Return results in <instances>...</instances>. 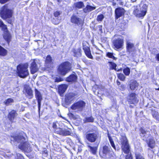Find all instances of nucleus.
<instances>
[{"label":"nucleus","instance_id":"obj_1","mask_svg":"<svg viewBox=\"0 0 159 159\" xmlns=\"http://www.w3.org/2000/svg\"><path fill=\"white\" fill-rule=\"evenodd\" d=\"M26 134L23 131L19 133L16 135L11 136L14 141L20 144L18 148L25 152L29 153L31 151V147L28 142L26 141Z\"/></svg>","mask_w":159,"mask_h":159},{"label":"nucleus","instance_id":"obj_2","mask_svg":"<svg viewBox=\"0 0 159 159\" xmlns=\"http://www.w3.org/2000/svg\"><path fill=\"white\" fill-rule=\"evenodd\" d=\"M120 140L122 151L126 154L125 156V159H133L130 151V147L126 136L125 135L121 136Z\"/></svg>","mask_w":159,"mask_h":159},{"label":"nucleus","instance_id":"obj_3","mask_svg":"<svg viewBox=\"0 0 159 159\" xmlns=\"http://www.w3.org/2000/svg\"><path fill=\"white\" fill-rule=\"evenodd\" d=\"M71 63L68 61L63 62L57 66V71L60 75L64 76L72 70Z\"/></svg>","mask_w":159,"mask_h":159},{"label":"nucleus","instance_id":"obj_4","mask_svg":"<svg viewBox=\"0 0 159 159\" xmlns=\"http://www.w3.org/2000/svg\"><path fill=\"white\" fill-rule=\"evenodd\" d=\"M28 65L25 64H20L17 66L16 73L20 78H24L29 75Z\"/></svg>","mask_w":159,"mask_h":159},{"label":"nucleus","instance_id":"obj_5","mask_svg":"<svg viewBox=\"0 0 159 159\" xmlns=\"http://www.w3.org/2000/svg\"><path fill=\"white\" fill-rule=\"evenodd\" d=\"M112 150L110 147L105 145L100 148L99 154L100 156L104 157L108 156L109 159H115Z\"/></svg>","mask_w":159,"mask_h":159},{"label":"nucleus","instance_id":"obj_6","mask_svg":"<svg viewBox=\"0 0 159 159\" xmlns=\"http://www.w3.org/2000/svg\"><path fill=\"white\" fill-rule=\"evenodd\" d=\"M135 7L133 11V14L136 17L139 18H143L146 15L148 6L146 4H144L139 10L137 7V6Z\"/></svg>","mask_w":159,"mask_h":159},{"label":"nucleus","instance_id":"obj_7","mask_svg":"<svg viewBox=\"0 0 159 159\" xmlns=\"http://www.w3.org/2000/svg\"><path fill=\"white\" fill-rule=\"evenodd\" d=\"M13 11L11 9H9L7 4L3 6L0 11V15L3 20L9 19L12 16Z\"/></svg>","mask_w":159,"mask_h":159},{"label":"nucleus","instance_id":"obj_8","mask_svg":"<svg viewBox=\"0 0 159 159\" xmlns=\"http://www.w3.org/2000/svg\"><path fill=\"white\" fill-rule=\"evenodd\" d=\"M137 96V94L134 92H132L128 94L126 99L129 105L130 108H134V106H136L138 103L139 100Z\"/></svg>","mask_w":159,"mask_h":159},{"label":"nucleus","instance_id":"obj_9","mask_svg":"<svg viewBox=\"0 0 159 159\" xmlns=\"http://www.w3.org/2000/svg\"><path fill=\"white\" fill-rule=\"evenodd\" d=\"M2 28V30L4 31L3 37L9 44L11 41V36L7 29V26L0 19V28Z\"/></svg>","mask_w":159,"mask_h":159},{"label":"nucleus","instance_id":"obj_10","mask_svg":"<svg viewBox=\"0 0 159 159\" xmlns=\"http://www.w3.org/2000/svg\"><path fill=\"white\" fill-rule=\"evenodd\" d=\"M52 127L54 129V132L57 134L63 136L70 135L71 134L70 131L68 130L57 127L56 123L55 122L53 123Z\"/></svg>","mask_w":159,"mask_h":159},{"label":"nucleus","instance_id":"obj_11","mask_svg":"<svg viewBox=\"0 0 159 159\" xmlns=\"http://www.w3.org/2000/svg\"><path fill=\"white\" fill-rule=\"evenodd\" d=\"M86 103L82 100H79L74 102L70 106V108L72 110L77 111H82L85 108Z\"/></svg>","mask_w":159,"mask_h":159},{"label":"nucleus","instance_id":"obj_12","mask_svg":"<svg viewBox=\"0 0 159 159\" xmlns=\"http://www.w3.org/2000/svg\"><path fill=\"white\" fill-rule=\"evenodd\" d=\"M124 41L123 39L118 38L113 40L112 43L113 48L115 50L122 49L124 45Z\"/></svg>","mask_w":159,"mask_h":159},{"label":"nucleus","instance_id":"obj_13","mask_svg":"<svg viewBox=\"0 0 159 159\" xmlns=\"http://www.w3.org/2000/svg\"><path fill=\"white\" fill-rule=\"evenodd\" d=\"M23 93L25 97L29 99H32L33 97V92L29 85L25 84L24 86Z\"/></svg>","mask_w":159,"mask_h":159},{"label":"nucleus","instance_id":"obj_14","mask_svg":"<svg viewBox=\"0 0 159 159\" xmlns=\"http://www.w3.org/2000/svg\"><path fill=\"white\" fill-rule=\"evenodd\" d=\"M77 94L73 93H70L65 95V103L66 105H69L74 100Z\"/></svg>","mask_w":159,"mask_h":159},{"label":"nucleus","instance_id":"obj_15","mask_svg":"<svg viewBox=\"0 0 159 159\" xmlns=\"http://www.w3.org/2000/svg\"><path fill=\"white\" fill-rule=\"evenodd\" d=\"M18 114L16 111L14 110H11L9 112L7 115V117L10 124H12L16 122V120Z\"/></svg>","mask_w":159,"mask_h":159},{"label":"nucleus","instance_id":"obj_16","mask_svg":"<svg viewBox=\"0 0 159 159\" xmlns=\"http://www.w3.org/2000/svg\"><path fill=\"white\" fill-rule=\"evenodd\" d=\"M70 22L73 24L77 25H80L82 26L84 23V20L74 14L72 15L70 18Z\"/></svg>","mask_w":159,"mask_h":159},{"label":"nucleus","instance_id":"obj_17","mask_svg":"<svg viewBox=\"0 0 159 159\" xmlns=\"http://www.w3.org/2000/svg\"><path fill=\"white\" fill-rule=\"evenodd\" d=\"M125 10L122 7H118L115 10V17L116 20L124 16L125 13Z\"/></svg>","mask_w":159,"mask_h":159},{"label":"nucleus","instance_id":"obj_18","mask_svg":"<svg viewBox=\"0 0 159 159\" xmlns=\"http://www.w3.org/2000/svg\"><path fill=\"white\" fill-rule=\"evenodd\" d=\"M35 95L37 101L38 109L39 111L40 109L41 102L43 99L42 95L40 92L36 88L34 89Z\"/></svg>","mask_w":159,"mask_h":159},{"label":"nucleus","instance_id":"obj_19","mask_svg":"<svg viewBox=\"0 0 159 159\" xmlns=\"http://www.w3.org/2000/svg\"><path fill=\"white\" fill-rule=\"evenodd\" d=\"M143 140L146 142L148 146L150 148L153 149L155 147L156 142L153 136H151L148 139H143Z\"/></svg>","mask_w":159,"mask_h":159},{"label":"nucleus","instance_id":"obj_20","mask_svg":"<svg viewBox=\"0 0 159 159\" xmlns=\"http://www.w3.org/2000/svg\"><path fill=\"white\" fill-rule=\"evenodd\" d=\"M68 86L66 84H62L58 86V92L62 96L68 88Z\"/></svg>","mask_w":159,"mask_h":159},{"label":"nucleus","instance_id":"obj_21","mask_svg":"<svg viewBox=\"0 0 159 159\" xmlns=\"http://www.w3.org/2000/svg\"><path fill=\"white\" fill-rule=\"evenodd\" d=\"M86 138L89 141L93 143L96 141L97 139V135L94 133H88L86 134Z\"/></svg>","mask_w":159,"mask_h":159},{"label":"nucleus","instance_id":"obj_22","mask_svg":"<svg viewBox=\"0 0 159 159\" xmlns=\"http://www.w3.org/2000/svg\"><path fill=\"white\" fill-rule=\"evenodd\" d=\"M129 86L131 90H137L139 86V84L135 80H131L129 84Z\"/></svg>","mask_w":159,"mask_h":159},{"label":"nucleus","instance_id":"obj_23","mask_svg":"<svg viewBox=\"0 0 159 159\" xmlns=\"http://www.w3.org/2000/svg\"><path fill=\"white\" fill-rule=\"evenodd\" d=\"M72 52L74 57H81L82 55V51L80 47L78 48L77 49L73 48L72 49Z\"/></svg>","mask_w":159,"mask_h":159},{"label":"nucleus","instance_id":"obj_24","mask_svg":"<svg viewBox=\"0 0 159 159\" xmlns=\"http://www.w3.org/2000/svg\"><path fill=\"white\" fill-rule=\"evenodd\" d=\"M30 68V73L32 74H34L38 70L39 68L34 60L31 63Z\"/></svg>","mask_w":159,"mask_h":159},{"label":"nucleus","instance_id":"obj_25","mask_svg":"<svg viewBox=\"0 0 159 159\" xmlns=\"http://www.w3.org/2000/svg\"><path fill=\"white\" fill-rule=\"evenodd\" d=\"M83 49L86 56L89 58L93 59V57L92 55L90 48L88 46L83 48Z\"/></svg>","mask_w":159,"mask_h":159},{"label":"nucleus","instance_id":"obj_26","mask_svg":"<svg viewBox=\"0 0 159 159\" xmlns=\"http://www.w3.org/2000/svg\"><path fill=\"white\" fill-rule=\"evenodd\" d=\"M77 79V76L75 74H72L70 75L66 78V81L68 82H75Z\"/></svg>","mask_w":159,"mask_h":159},{"label":"nucleus","instance_id":"obj_27","mask_svg":"<svg viewBox=\"0 0 159 159\" xmlns=\"http://www.w3.org/2000/svg\"><path fill=\"white\" fill-rule=\"evenodd\" d=\"M126 49L127 52L129 53L134 51V45L130 42H127L126 43Z\"/></svg>","mask_w":159,"mask_h":159},{"label":"nucleus","instance_id":"obj_28","mask_svg":"<svg viewBox=\"0 0 159 159\" xmlns=\"http://www.w3.org/2000/svg\"><path fill=\"white\" fill-rule=\"evenodd\" d=\"M96 8L95 7H93L89 5H87L85 7L83 8V11L84 12L87 13L95 10Z\"/></svg>","mask_w":159,"mask_h":159},{"label":"nucleus","instance_id":"obj_29","mask_svg":"<svg viewBox=\"0 0 159 159\" xmlns=\"http://www.w3.org/2000/svg\"><path fill=\"white\" fill-rule=\"evenodd\" d=\"M7 51L0 45V56L5 57L7 54Z\"/></svg>","mask_w":159,"mask_h":159},{"label":"nucleus","instance_id":"obj_30","mask_svg":"<svg viewBox=\"0 0 159 159\" xmlns=\"http://www.w3.org/2000/svg\"><path fill=\"white\" fill-rule=\"evenodd\" d=\"M74 6L75 8L81 9L84 7V2L82 1H79L74 4Z\"/></svg>","mask_w":159,"mask_h":159},{"label":"nucleus","instance_id":"obj_31","mask_svg":"<svg viewBox=\"0 0 159 159\" xmlns=\"http://www.w3.org/2000/svg\"><path fill=\"white\" fill-rule=\"evenodd\" d=\"M84 123H86L88 122H93L94 121V118L92 116L89 117H86L83 120Z\"/></svg>","mask_w":159,"mask_h":159},{"label":"nucleus","instance_id":"obj_32","mask_svg":"<svg viewBox=\"0 0 159 159\" xmlns=\"http://www.w3.org/2000/svg\"><path fill=\"white\" fill-rule=\"evenodd\" d=\"M107 135L108 137L111 146L114 149L116 150V147L113 139H112L111 137L110 136L109 133Z\"/></svg>","mask_w":159,"mask_h":159},{"label":"nucleus","instance_id":"obj_33","mask_svg":"<svg viewBox=\"0 0 159 159\" xmlns=\"http://www.w3.org/2000/svg\"><path fill=\"white\" fill-rule=\"evenodd\" d=\"M88 147L90 149V152L92 153L93 154H95L96 153L98 147H92L91 146H88Z\"/></svg>","mask_w":159,"mask_h":159},{"label":"nucleus","instance_id":"obj_34","mask_svg":"<svg viewBox=\"0 0 159 159\" xmlns=\"http://www.w3.org/2000/svg\"><path fill=\"white\" fill-rule=\"evenodd\" d=\"M14 102V100L12 98H9L6 100L4 101V103L6 106H8L11 105V103Z\"/></svg>","mask_w":159,"mask_h":159},{"label":"nucleus","instance_id":"obj_35","mask_svg":"<svg viewBox=\"0 0 159 159\" xmlns=\"http://www.w3.org/2000/svg\"><path fill=\"white\" fill-rule=\"evenodd\" d=\"M118 78L121 81H124L125 80L126 77L123 74L121 73L117 74Z\"/></svg>","mask_w":159,"mask_h":159},{"label":"nucleus","instance_id":"obj_36","mask_svg":"<svg viewBox=\"0 0 159 159\" xmlns=\"http://www.w3.org/2000/svg\"><path fill=\"white\" fill-rule=\"evenodd\" d=\"M106 56L109 58H111L114 60H116L117 58L114 56L113 53L112 52H108L106 53Z\"/></svg>","mask_w":159,"mask_h":159},{"label":"nucleus","instance_id":"obj_37","mask_svg":"<svg viewBox=\"0 0 159 159\" xmlns=\"http://www.w3.org/2000/svg\"><path fill=\"white\" fill-rule=\"evenodd\" d=\"M123 72L125 76H129L130 73V68L128 67H126L123 70Z\"/></svg>","mask_w":159,"mask_h":159},{"label":"nucleus","instance_id":"obj_38","mask_svg":"<svg viewBox=\"0 0 159 159\" xmlns=\"http://www.w3.org/2000/svg\"><path fill=\"white\" fill-rule=\"evenodd\" d=\"M52 57L49 55H47L46 57L45 62L46 64H49L52 63Z\"/></svg>","mask_w":159,"mask_h":159},{"label":"nucleus","instance_id":"obj_39","mask_svg":"<svg viewBox=\"0 0 159 159\" xmlns=\"http://www.w3.org/2000/svg\"><path fill=\"white\" fill-rule=\"evenodd\" d=\"M108 63L111 65L110 66V69L114 70H116L117 65L115 63L112 61H109Z\"/></svg>","mask_w":159,"mask_h":159},{"label":"nucleus","instance_id":"obj_40","mask_svg":"<svg viewBox=\"0 0 159 159\" xmlns=\"http://www.w3.org/2000/svg\"><path fill=\"white\" fill-rule=\"evenodd\" d=\"M139 131L140 132L139 134L140 136H142V135L141 134L143 135V137H144L145 135L147 134V131H146L145 129L143 127H141L139 129Z\"/></svg>","mask_w":159,"mask_h":159},{"label":"nucleus","instance_id":"obj_41","mask_svg":"<svg viewBox=\"0 0 159 159\" xmlns=\"http://www.w3.org/2000/svg\"><path fill=\"white\" fill-rule=\"evenodd\" d=\"M53 79L54 80V82L55 83H59L62 81L64 80V79L61 76L55 77L53 78Z\"/></svg>","mask_w":159,"mask_h":159},{"label":"nucleus","instance_id":"obj_42","mask_svg":"<svg viewBox=\"0 0 159 159\" xmlns=\"http://www.w3.org/2000/svg\"><path fill=\"white\" fill-rule=\"evenodd\" d=\"M104 18V16L102 14L98 15L96 18L98 22H102Z\"/></svg>","mask_w":159,"mask_h":159},{"label":"nucleus","instance_id":"obj_43","mask_svg":"<svg viewBox=\"0 0 159 159\" xmlns=\"http://www.w3.org/2000/svg\"><path fill=\"white\" fill-rule=\"evenodd\" d=\"M135 159H144L142 155L139 153H135Z\"/></svg>","mask_w":159,"mask_h":159},{"label":"nucleus","instance_id":"obj_44","mask_svg":"<svg viewBox=\"0 0 159 159\" xmlns=\"http://www.w3.org/2000/svg\"><path fill=\"white\" fill-rule=\"evenodd\" d=\"M61 14V12L60 11H54L53 13V15L55 17H58Z\"/></svg>","mask_w":159,"mask_h":159},{"label":"nucleus","instance_id":"obj_45","mask_svg":"<svg viewBox=\"0 0 159 159\" xmlns=\"http://www.w3.org/2000/svg\"><path fill=\"white\" fill-rule=\"evenodd\" d=\"M125 85L124 84H121L119 87L121 91H124L125 89Z\"/></svg>","mask_w":159,"mask_h":159},{"label":"nucleus","instance_id":"obj_46","mask_svg":"<svg viewBox=\"0 0 159 159\" xmlns=\"http://www.w3.org/2000/svg\"><path fill=\"white\" fill-rule=\"evenodd\" d=\"M10 0H0V3L1 4H3Z\"/></svg>","mask_w":159,"mask_h":159},{"label":"nucleus","instance_id":"obj_47","mask_svg":"<svg viewBox=\"0 0 159 159\" xmlns=\"http://www.w3.org/2000/svg\"><path fill=\"white\" fill-rule=\"evenodd\" d=\"M119 0H112V5L113 6H115L116 4V1H118Z\"/></svg>","mask_w":159,"mask_h":159},{"label":"nucleus","instance_id":"obj_48","mask_svg":"<svg viewBox=\"0 0 159 159\" xmlns=\"http://www.w3.org/2000/svg\"><path fill=\"white\" fill-rule=\"evenodd\" d=\"M155 58L157 61H159V53H158L156 54Z\"/></svg>","mask_w":159,"mask_h":159},{"label":"nucleus","instance_id":"obj_49","mask_svg":"<svg viewBox=\"0 0 159 159\" xmlns=\"http://www.w3.org/2000/svg\"><path fill=\"white\" fill-rule=\"evenodd\" d=\"M18 157V159H24L23 156L21 154H19L18 155H17Z\"/></svg>","mask_w":159,"mask_h":159},{"label":"nucleus","instance_id":"obj_50","mask_svg":"<svg viewBox=\"0 0 159 159\" xmlns=\"http://www.w3.org/2000/svg\"><path fill=\"white\" fill-rule=\"evenodd\" d=\"M152 116L153 117L156 118V119H157V116L158 115V112L156 111H155L154 113L152 114Z\"/></svg>","mask_w":159,"mask_h":159},{"label":"nucleus","instance_id":"obj_51","mask_svg":"<svg viewBox=\"0 0 159 159\" xmlns=\"http://www.w3.org/2000/svg\"><path fill=\"white\" fill-rule=\"evenodd\" d=\"M123 69L122 68H120V69H116V71H122L123 70Z\"/></svg>","mask_w":159,"mask_h":159},{"label":"nucleus","instance_id":"obj_52","mask_svg":"<svg viewBox=\"0 0 159 159\" xmlns=\"http://www.w3.org/2000/svg\"><path fill=\"white\" fill-rule=\"evenodd\" d=\"M116 84L118 86H119L120 84V82L118 80H117L116 81Z\"/></svg>","mask_w":159,"mask_h":159},{"label":"nucleus","instance_id":"obj_53","mask_svg":"<svg viewBox=\"0 0 159 159\" xmlns=\"http://www.w3.org/2000/svg\"><path fill=\"white\" fill-rule=\"evenodd\" d=\"M119 4L120 5H122L123 4V2H120Z\"/></svg>","mask_w":159,"mask_h":159},{"label":"nucleus","instance_id":"obj_54","mask_svg":"<svg viewBox=\"0 0 159 159\" xmlns=\"http://www.w3.org/2000/svg\"><path fill=\"white\" fill-rule=\"evenodd\" d=\"M155 89L156 90H159V87L158 88H155Z\"/></svg>","mask_w":159,"mask_h":159},{"label":"nucleus","instance_id":"obj_55","mask_svg":"<svg viewBox=\"0 0 159 159\" xmlns=\"http://www.w3.org/2000/svg\"><path fill=\"white\" fill-rule=\"evenodd\" d=\"M99 27H100V28H102V25H100V26H99Z\"/></svg>","mask_w":159,"mask_h":159},{"label":"nucleus","instance_id":"obj_56","mask_svg":"<svg viewBox=\"0 0 159 159\" xmlns=\"http://www.w3.org/2000/svg\"><path fill=\"white\" fill-rule=\"evenodd\" d=\"M136 0H134L133 2H134V1H136Z\"/></svg>","mask_w":159,"mask_h":159},{"label":"nucleus","instance_id":"obj_57","mask_svg":"<svg viewBox=\"0 0 159 159\" xmlns=\"http://www.w3.org/2000/svg\"><path fill=\"white\" fill-rule=\"evenodd\" d=\"M58 2H59L60 0H57Z\"/></svg>","mask_w":159,"mask_h":159}]
</instances>
